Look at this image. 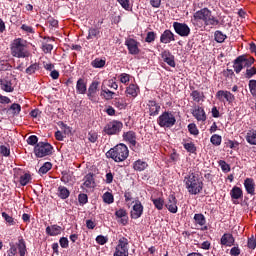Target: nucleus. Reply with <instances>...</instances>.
I'll use <instances>...</instances> for the list:
<instances>
[{
  "mask_svg": "<svg viewBox=\"0 0 256 256\" xmlns=\"http://www.w3.org/2000/svg\"><path fill=\"white\" fill-rule=\"evenodd\" d=\"M107 159H113L115 163H123L129 157V148L120 143L106 152Z\"/></svg>",
  "mask_w": 256,
  "mask_h": 256,
  "instance_id": "nucleus-1",
  "label": "nucleus"
},
{
  "mask_svg": "<svg viewBox=\"0 0 256 256\" xmlns=\"http://www.w3.org/2000/svg\"><path fill=\"white\" fill-rule=\"evenodd\" d=\"M184 184L190 195H199L203 191V182L194 172H190L184 177Z\"/></svg>",
  "mask_w": 256,
  "mask_h": 256,
  "instance_id": "nucleus-2",
  "label": "nucleus"
},
{
  "mask_svg": "<svg viewBox=\"0 0 256 256\" xmlns=\"http://www.w3.org/2000/svg\"><path fill=\"white\" fill-rule=\"evenodd\" d=\"M10 49L12 57H17V59H25L30 55L27 50V40L23 38L14 39Z\"/></svg>",
  "mask_w": 256,
  "mask_h": 256,
  "instance_id": "nucleus-3",
  "label": "nucleus"
},
{
  "mask_svg": "<svg viewBox=\"0 0 256 256\" xmlns=\"http://www.w3.org/2000/svg\"><path fill=\"white\" fill-rule=\"evenodd\" d=\"M193 17L195 21H203L204 25H211L212 27H216V25H219V19L213 16V12H211L209 8H202L196 11Z\"/></svg>",
  "mask_w": 256,
  "mask_h": 256,
  "instance_id": "nucleus-4",
  "label": "nucleus"
},
{
  "mask_svg": "<svg viewBox=\"0 0 256 256\" xmlns=\"http://www.w3.org/2000/svg\"><path fill=\"white\" fill-rule=\"evenodd\" d=\"M9 245H10V249L7 251V256H16L17 249L20 256L26 255L27 244L25 243V239H23V237H20L16 244L13 242H10Z\"/></svg>",
  "mask_w": 256,
  "mask_h": 256,
  "instance_id": "nucleus-5",
  "label": "nucleus"
},
{
  "mask_svg": "<svg viewBox=\"0 0 256 256\" xmlns=\"http://www.w3.org/2000/svg\"><path fill=\"white\" fill-rule=\"evenodd\" d=\"M157 123L159 127L171 129L177 123V119L173 113L165 111L157 118Z\"/></svg>",
  "mask_w": 256,
  "mask_h": 256,
  "instance_id": "nucleus-6",
  "label": "nucleus"
},
{
  "mask_svg": "<svg viewBox=\"0 0 256 256\" xmlns=\"http://www.w3.org/2000/svg\"><path fill=\"white\" fill-rule=\"evenodd\" d=\"M121 131H123V122L119 120H111L104 126L102 132L104 135L112 137L113 135H120Z\"/></svg>",
  "mask_w": 256,
  "mask_h": 256,
  "instance_id": "nucleus-7",
  "label": "nucleus"
},
{
  "mask_svg": "<svg viewBox=\"0 0 256 256\" xmlns=\"http://www.w3.org/2000/svg\"><path fill=\"white\" fill-rule=\"evenodd\" d=\"M34 154L39 159L53 155V145L49 144V142H38L34 146Z\"/></svg>",
  "mask_w": 256,
  "mask_h": 256,
  "instance_id": "nucleus-8",
  "label": "nucleus"
},
{
  "mask_svg": "<svg viewBox=\"0 0 256 256\" xmlns=\"http://www.w3.org/2000/svg\"><path fill=\"white\" fill-rule=\"evenodd\" d=\"M99 85V81H92L88 87V90L86 91L87 97L89 101H92V103H97V93L99 92Z\"/></svg>",
  "mask_w": 256,
  "mask_h": 256,
  "instance_id": "nucleus-9",
  "label": "nucleus"
},
{
  "mask_svg": "<svg viewBox=\"0 0 256 256\" xmlns=\"http://www.w3.org/2000/svg\"><path fill=\"white\" fill-rule=\"evenodd\" d=\"M173 27L175 33L180 35V37H189V35H191V28H189V26L185 23L174 22Z\"/></svg>",
  "mask_w": 256,
  "mask_h": 256,
  "instance_id": "nucleus-10",
  "label": "nucleus"
},
{
  "mask_svg": "<svg viewBox=\"0 0 256 256\" xmlns=\"http://www.w3.org/2000/svg\"><path fill=\"white\" fill-rule=\"evenodd\" d=\"M125 45L128 49L129 55H139L141 53V49H139V41L133 38H128L125 40Z\"/></svg>",
  "mask_w": 256,
  "mask_h": 256,
  "instance_id": "nucleus-11",
  "label": "nucleus"
},
{
  "mask_svg": "<svg viewBox=\"0 0 256 256\" xmlns=\"http://www.w3.org/2000/svg\"><path fill=\"white\" fill-rule=\"evenodd\" d=\"M193 220L196 229H200V231H209V227L206 225L207 219L205 218V215L201 213L194 214Z\"/></svg>",
  "mask_w": 256,
  "mask_h": 256,
  "instance_id": "nucleus-12",
  "label": "nucleus"
},
{
  "mask_svg": "<svg viewBox=\"0 0 256 256\" xmlns=\"http://www.w3.org/2000/svg\"><path fill=\"white\" fill-rule=\"evenodd\" d=\"M216 99H218V101H220L221 103H228L229 105H231V103H233V101H235V95H233V93L227 91V90H219L216 93Z\"/></svg>",
  "mask_w": 256,
  "mask_h": 256,
  "instance_id": "nucleus-13",
  "label": "nucleus"
},
{
  "mask_svg": "<svg viewBox=\"0 0 256 256\" xmlns=\"http://www.w3.org/2000/svg\"><path fill=\"white\" fill-rule=\"evenodd\" d=\"M143 204H141V201L135 200L134 205L132 207V211L130 212L131 219H139L143 215Z\"/></svg>",
  "mask_w": 256,
  "mask_h": 256,
  "instance_id": "nucleus-14",
  "label": "nucleus"
},
{
  "mask_svg": "<svg viewBox=\"0 0 256 256\" xmlns=\"http://www.w3.org/2000/svg\"><path fill=\"white\" fill-rule=\"evenodd\" d=\"M0 86L2 91L6 93H13L15 88L13 87V79L10 76H6L0 80Z\"/></svg>",
  "mask_w": 256,
  "mask_h": 256,
  "instance_id": "nucleus-15",
  "label": "nucleus"
},
{
  "mask_svg": "<svg viewBox=\"0 0 256 256\" xmlns=\"http://www.w3.org/2000/svg\"><path fill=\"white\" fill-rule=\"evenodd\" d=\"M123 141L126 143H129L130 147H136L137 146V133L133 130H129L127 132H124L123 135Z\"/></svg>",
  "mask_w": 256,
  "mask_h": 256,
  "instance_id": "nucleus-16",
  "label": "nucleus"
},
{
  "mask_svg": "<svg viewBox=\"0 0 256 256\" xmlns=\"http://www.w3.org/2000/svg\"><path fill=\"white\" fill-rule=\"evenodd\" d=\"M230 197L234 205H239V199H243V189L239 186H234L230 191Z\"/></svg>",
  "mask_w": 256,
  "mask_h": 256,
  "instance_id": "nucleus-17",
  "label": "nucleus"
},
{
  "mask_svg": "<svg viewBox=\"0 0 256 256\" xmlns=\"http://www.w3.org/2000/svg\"><path fill=\"white\" fill-rule=\"evenodd\" d=\"M193 117L198 121H207V114L205 109L201 106H194V109L191 111Z\"/></svg>",
  "mask_w": 256,
  "mask_h": 256,
  "instance_id": "nucleus-18",
  "label": "nucleus"
},
{
  "mask_svg": "<svg viewBox=\"0 0 256 256\" xmlns=\"http://www.w3.org/2000/svg\"><path fill=\"white\" fill-rule=\"evenodd\" d=\"M161 57L164 61V63H167L169 65V67H176V63H175V56L171 54V51L169 50H164L161 52Z\"/></svg>",
  "mask_w": 256,
  "mask_h": 256,
  "instance_id": "nucleus-19",
  "label": "nucleus"
},
{
  "mask_svg": "<svg viewBox=\"0 0 256 256\" xmlns=\"http://www.w3.org/2000/svg\"><path fill=\"white\" fill-rule=\"evenodd\" d=\"M140 92H141V89L137 84H130L128 87H126L125 95L126 97L135 99Z\"/></svg>",
  "mask_w": 256,
  "mask_h": 256,
  "instance_id": "nucleus-20",
  "label": "nucleus"
},
{
  "mask_svg": "<svg viewBox=\"0 0 256 256\" xmlns=\"http://www.w3.org/2000/svg\"><path fill=\"white\" fill-rule=\"evenodd\" d=\"M165 206L170 213H177L178 207H177V198L175 197V195L170 194L168 196V201Z\"/></svg>",
  "mask_w": 256,
  "mask_h": 256,
  "instance_id": "nucleus-21",
  "label": "nucleus"
},
{
  "mask_svg": "<svg viewBox=\"0 0 256 256\" xmlns=\"http://www.w3.org/2000/svg\"><path fill=\"white\" fill-rule=\"evenodd\" d=\"M147 106L149 109V115L151 117H156V115H159V111H161V105H159L157 101L149 100Z\"/></svg>",
  "mask_w": 256,
  "mask_h": 256,
  "instance_id": "nucleus-22",
  "label": "nucleus"
},
{
  "mask_svg": "<svg viewBox=\"0 0 256 256\" xmlns=\"http://www.w3.org/2000/svg\"><path fill=\"white\" fill-rule=\"evenodd\" d=\"M82 189H93L95 187V178L93 173H88L83 178Z\"/></svg>",
  "mask_w": 256,
  "mask_h": 256,
  "instance_id": "nucleus-23",
  "label": "nucleus"
},
{
  "mask_svg": "<svg viewBox=\"0 0 256 256\" xmlns=\"http://www.w3.org/2000/svg\"><path fill=\"white\" fill-rule=\"evenodd\" d=\"M171 41H175V34L171 30L166 29L160 36V43L167 45L171 43Z\"/></svg>",
  "mask_w": 256,
  "mask_h": 256,
  "instance_id": "nucleus-24",
  "label": "nucleus"
},
{
  "mask_svg": "<svg viewBox=\"0 0 256 256\" xmlns=\"http://www.w3.org/2000/svg\"><path fill=\"white\" fill-rule=\"evenodd\" d=\"M220 243L225 247H233V245H235V238L233 237V234L225 233L222 235Z\"/></svg>",
  "mask_w": 256,
  "mask_h": 256,
  "instance_id": "nucleus-25",
  "label": "nucleus"
},
{
  "mask_svg": "<svg viewBox=\"0 0 256 256\" xmlns=\"http://www.w3.org/2000/svg\"><path fill=\"white\" fill-rule=\"evenodd\" d=\"M76 93L78 95H85L87 93V82L85 78H79L76 82Z\"/></svg>",
  "mask_w": 256,
  "mask_h": 256,
  "instance_id": "nucleus-26",
  "label": "nucleus"
},
{
  "mask_svg": "<svg viewBox=\"0 0 256 256\" xmlns=\"http://www.w3.org/2000/svg\"><path fill=\"white\" fill-rule=\"evenodd\" d=\"M240 59V65H241V70L247 69L248 67H251L253 63H255V58L253 57H247L246 55H241L239 56Z\"/></svg>",
  "mask_w": 256,
  "mask_h": 256,
  "instance_id": "nucleus-27",
  "label": "nucleus"
},
{
  "mask_svg": "<svg viewBox=\"0 0 256 256\" xmlns=\"http://www.w3.org/2000/svg\"><path fill=\"white\" fill-rule=\"evenodd\" d=\"M63 229L61 226L54 224L51 226L46 227V235H49L50 237H57V235H61V231Z\"/></svg>",
  "mask_w": 256,
  "mask_h": 256,
  "instance_id": "nucleus-28",
  "label": "nucleus"
},
{
  "mask_svg": "<svg viewBox=\"0 0 256 256\" xmlns=\"http://www.w3.org/2000/svg\"><path fill=\"white\" fill-rule=\"evenodd\" d=\"M244 187L248 195H255V180L253 178H246L244 180Z\"/></svg>",
  "mask_w": 256,
  "mask_h": 256,
  "instance_id": "nucleus-29",
  "label": "nucleus"
},
{
  "mask_svg": "<svg viewBox=\"0 0 256 256\" xmlns=\"http://www.w3.org/2000/svg\"><path fill=\"white\" fill-rule=\"evenodd\" d=\"M101 37V30L97 27H90L88 29V35L86 36L87 41H91L93 39H99Z\"/></svg>",
  "mask_w": 256,
  "mask_h": 256,
  "instance_id": "nucleus-30",
  "label": "nucleus"
},
{
  "mask_svg": "<svg viewBox=\"0 0 256 256\" xmlns=\"http://www.w3.org/2000/svg\"><path fill=\"white\" fill-rule=\"evenodd\" d=\"M147 167H149V164H147L146 161H143L141 159H138L133 163L134 171H145Z\"/></svg>",
  "mask_w": 256,
  "mask_h": 256,
  "instance_id": "nucleus-31",
  "label": "nucleus"
},
{
  "mask_svg": "<svg viewBox=\"0 0 256 256\" xmlns=\"http://www.w3.org/2000/svg\"><path fill=\"white\" fill-rule=\"evenodd\" d=\"M247 143L249 145H256V130L251 129L247 132L246 137H245Z\"/></svg>",
  "mask_w": 256,
  "mask_h": 256,
  "instance_id": "nucleus-32",
  "label": "nucleus"
},
{
  "mask_svg": "<svg viewBox=\"0 0 256 256\" xmlns=\"http://www.w3.org/2000/svg\"><path fill=\"white\" fill-rule=\"evenodd\" d=\"M115 95V92L109 90L108 88H101L100 97H103L106 101H111Z\"/></svg>",
  "mask_w": 256,
  "mask_h": 256,
  "instance_id": "nucleus-33",
  "label": "nucleus"
},
{
  "mask_svg": "<svg viewBox=\"0 0 256 256\" xmlns=\"http://www.w3.org/2000/svg\"><path fill=\"white\" fill-rule=\"evenodd\" d=\"M69 195H71V192L69 191V189H67V187H58V197H60V199H69Z\"/></svg>",
  "mask_w": 256,
  "mask_h": 256,
  "instance_id": "nucleus-34",
  "label": "nucleus"
},
{
  "mask_svg": "<svg viewBox=\"0 0 256 256\" xmlns=\"http://www.w3.org/2000/svg\"><path fill=\"white\" fill-rule=\"evenodd\" d=\"M116 247L129 250V239H127V237L120 236Z\"/></svg>",
  "mask_w": 256,
  "mask_h": 256,
  "instance_id": "nucleus-35",
  "label": "nucleus"
},
{
  "mask_svg": "<svg viewBox=\"0 0 256 256\" xmlns=\"http://www.w3.org/2000/svg\"><path fill=\"white\" fill-rule=\"evenodd\" d=\"M190 97H192L193 101H195L196 103H200L203 100V97H205V95L203 94V92L193 90L190 93Z\"/></svg>",
  "mask_w": 256,
  "mask_h": 256,
  "instance_id": "nucleus-36",
  "label": "nucleus"
},
{
  "mask_svg": "<svg viewBox=\"0 0 256 256\" xmlns=\"http://www.w3.org/2000/svg\"><path fill=\"white\" fill-rule=\"evenodd\" d=\"M53 168V164L51 162H45L39 169L38 173L39 175H47L49 171Z\"/></svg>",
  "mask_w": 256,
  "mask_h": 256,
  "instance_id": "nucleus-37",
  "label": "nucleus"
},
{
  "mask_svg": "<svg viewBox=\"0 0 256 256\" xmlns=\"http://www.w3.org/2000/svg\"><path fill=\"white\" fill-rule=\"evenodd\" d=\"M11 112V114L13 115V117H17V115H19V113H21V105L17 104V103H13L7 113Z\"/></svg>",
  "mask_w": 256,
  "mask_h": 256,
  "instance_id": "nucleus-38",
  "label": "nucleus"
},
{
  "mask_svg": "<svg viewBox=\"0 0 256 256\" xmlns=\"http://www.w3.org/2000/svg\"><path fill=\"white\" fill-rule=\"evenodd\" d=\"M214 39L216 43H225V39H227V35H225L220 30L215 31Z\"/></svg>",
  "mask_w": 256,
  "mask_h": 256,
  "instance_id": "nucleus-39",
  "label": "nucleus"
},
{
  "mask_svg": "<svg viewBox=\"0 0 256 256\" xmlns=\"http://www.w3.org/2000/svg\"><path fill=\"white\" fill-rule=\"evenodd\" d=\"M102 199L104 203H106L107 205H111L112 203H115V197L111 192H105L102 196Z\"/></svg>",
  "mask_w": 256,
  "mask_h": 256,
  "instance_id": "nucleus-40",
  "label": "nucleus"
},
{
  "mask_svg": "<svg viewBox=\"0 0 256 256\" xmlns=\"http://www.w3.org/2000/svg\"><path fill=\"white\" fill-rule=\"evenodd\" d=\"M31 174L30 173H25L22 176H20L19 183L22 187H25L28 183H31Z\"/></svg>",
  "mask_w": 256,
  "mask_h": 256,
  "instance_id": "nucleus-41",
  "label": "nucleus"
},
{
  "mask_svg": "<svg viewBox=\"0 0 256 256\" xmlns=\"http://www.w3.org/2000/svg\"><path fill=\"white\" fill-rule=\"evenodd\" d=\"M151 201L158 211H162L163 206L165 205V200L162 198H151Z\"/></svg>",
  "mask_w": 256,
  "mask_h": 256,
  "instance_id": "nucleus-42",
  "label": "nucleus"
},
{
  "mask_svg": "<svg viewBox=\"0 0 256 256\" xmlns=\"http://www.w3.org/2000/svg\"><path fill=\"white\" fill-rule=\"evenodd\" d=\"M183 147L188 153H197V146L193 142H184Z\"/></svg>",
  "mask_w": 256,
  "mask_h": 256,
  "instance_id": "nucleus-43",
  "label": "nucleus"
},
{
  "mask_svg": "<svg viewBox=\"0 0 256 256\" xmlns=\"http://www.w3.org/2000/svg\"><path fill=\"white\" fill-rule=\"evenodd\" d=\"M0 155H2V157H9L11 155V147L9 146V144L0 145Z\"/></svg>",
  "mask_w": 256,
  "mask_h": 256,
  "instance_id": "nucleus-44",
  "label": "nucleus"
},
{
  "mask_svg": "<svg viewBox=\"0 0 256 256\" xmlns=\"http://www.w3.org/2000/svg\"><path fill=\"white\" fill-rule=\"evenodd\" d=\"M105 63V60L96 58L91 62V65L94 67V69H103V67H105Z\"/></svg>",
  "mask_w": 256,
  "mask_h": 256,
  "instance_id": "nucleus-45",
  "label": "nucleus"
},
{
  "mask_svg": "<svg viewBox=\"0 0 256 256\" xmlns=\"http://www.w3.org/2000/svg\"><path fill=\"white\" fill-rule=\"evenodd\" d=\"M221 141H223V138L219 134H213L210 138V143L215 145V147H219V145H221Z\"/></svg>",
  "mask_w": 256,
  "mask_h": 256,
  "instance_id": "nucleus-46",
  "label": "nucleus"
},
{
  "mask_svg": "<svg viewBox=\"0 0 256 256\" xmlns=\"http://www.w3.org/2000/svg\"><path fill=\"white\" fill-rule=\"evenodd\" d=\"M112 104L114 105V107L120 110L125 109L127 107V104L121 98H115Z\"/></svg>",
  "mask_w": 256,
  "mask_h": 256,
  "instance_id": "nucleus-47",
  "label": "nucleus"
},
{
  "mask_svg": "<svg viewBox=\"0 0 256 256\" xmlns=\"http://www.w3.org/2000/svg\"><path fill=\"white\" fill-rule=\"evenodd\" d=\"M113 256H129V250L116 246Z\"/></svg>",
  "mask_w": 256,
  "mask_h": 256,
  "instance_id": "nucleus-48",
  "label": "nucleus"
},
{
  "mask_svg": "<svg viewBox=\"0 0 256 256\" xmlns=\"http://www.w3.org/2000/svg\"><path fill=\"white\" fill-rule=\"evenodd\" d=\"M255 75H256V68H255V66L248 67L246 69V72L244 73L245 79H252V77H255Z\"/></svg>",
  "mask_w": 256,
  "mask_h": 256,
  "instance_id": "nucleus-49",
  "label": "nucleus"
},
{
  "mask_svg": "<svg viewBox=\"0 0 256 256\" xmlns=\"http://www.w3.org/2000/svg\"><path fill=\"white\" fill-rule=\"evenodd\" d=\"M233 69L237 75H239V73H241V71H242L241 70V61H240L239 56L233 61Z\"/></svg>",
  "mask_w": 256,
  "mask_h": 256,
  "instance_id": "nucleus-50",
  "label": "nucleus"
},
{
  "mask_svg": "<svg viewBox=\"0 0 256 256\" xmlns=\"http://www.w3.org/2000/svg\"><path fill=\"white\" fill-rule=\"evenodd\" d=\"M155 39H157V33L153 32V31L147 32L146 38H145L146 43H153V42H155Z\"/></svg>",
  "mask_w": 256,
  "mask_h": 256,
  "instance_id": "nucleus-51",
  "label": "nucleus"
},
{
  "mask_svg": "<svg viewBox=\"0 0 256 256\" xmlns=\"http://www.w3.org/2000/svg\"><path fill=\"white\" fill-rule=\"evenodd\" d=\"M119 5H121L122 9H125V11L131 10V1L129 0H116Z\"/></svg>",
  "mask_w": 256,
  "mask_h": 256,
  "instance_id": "nucleus-52",
  "label": "nucleus"
},
{
  "mask_svg": "<svg viewBox=\"0 0 256 256\" xmlns=\"http://www.w3.org/2000/svg\"><path fill=\"white\" fill-rule=\"evenodd\" d=\"M250 93L253 97H256V80L252 79L248 83Z\"/></svg>",
  "mask_w": 256,
  "mask_h": 256,
  "instance_id": "nucleus-53",
  "label": "nucleus"
},
{
  "mask_svg": "<svg viewBox=\"0 0 256 256\" xmlns=\"http://www.w3.org/2000/svg\"><path fill=\"white\" fill-rule=\"evenodd\" d=\"M35 71H39V64L34 63L30 65L28 68H26L27 75H33Z\"/></svg>",
  "mask_w": 256,
  "mask_h": 256,
  "instance_id": "nucleus-54",
  "label": "nucleus"
},
{
  "mask_svg": "<svg viewBox=\"0 0 256 256\" xmlns=\"http://www.w3.org/2000/svg\"><path fill=\"white\" fill-rule=\"evenodd\" d=\"M188 131L190 135H199V129L197 128V125L195 123H191L188 125Z\"/></svg>",
  "mask_w": 256,
  "mask_h": 256,
  "instance_id": "nucleus-55",
  "label": "nucleus"
},
{
  "mask_svg": "<svg viewBox=\"0 0 256 256\" xmlns=\"http://www.w3.org/2000/svg\"><path fill=\"white\" fill-rule=\"evenodd\" d=\"M78 201L80 205H87V203H89V197L85 193L79 194Z\"/></svg>",
  "mask_w": 256,
  "mask_h": 256,
  "instance_id": "nucleus-56",
  "label": "nucleus"
},
{
  "mask_svg": "<svg viewBox=\"0 0 256 256\" xmlns=\"http://www.w3.org/2000/svg\"><path fill=\"white\" fill-rule=\"evenodd\" d=\"M2 217L8 223V225H15V219L6 212H2Z\"/></svg>",
  "mask_w": 256,
  "mask_h": 256,
  "instance_id": "nucleus-57",
  "label": "nucleus"
},
{
  "mask_svg": "<svg viewBox=\"0 0 256 256\" xmlns=\"http://www.w3.org/2000/svg\"><path fill=\"white\" fill-rule=\"evenodd\" d=\"M119 79H120V82H122L124 85H127V83L131 81V75L127 73H122L120 74Z\"/></svg>",
  "mask_w": 256,
  "mask_h": 256,
  "instance_id": "nucleus-58",
  "label": "nucleus"
},
{
  "mask_svg": "<svg viewBox=\"0 0 256 256\" xmlns=\"http://www.w3.org/2000/svg\"><path fill=\"white\" fill-rule=\"evenodd\" d=\"M219 165L224 173H229V171H231V166H229V164H227V162L224 160H220Z\"/></svg>",
  "mask_w": 256,
  "mask_h": 256,
  "instance_id": "nucleus-59",
  "label": "nucleus"
},
{
  "mask_svg": "<svg viewBox=\"0 0 256 256\" xmlns=\"http://www.w3.org/2000/svg\"><path fill=\"white\" fill-rule=\"evenodd\" d=\"M97 139H99V136H98L97 132L90 131L88 133V140L90 141V143H96Z\"/></svg>",
  "mask_w": 256,
  "mask_h": 256,
  "instance_id": "nucleus-60",
  "label": "nucleus"
},
{
  "mask_svg": "<svg viewBox=\"0 0 256 256\" xmlns=\"http://www.w3.org/2000/svg\"><path fill=\"white\" fill-rule=\"evenodd\" d=\"M107 241H109V238L107 236L98 235L96 237V243H98V245H105Z\"/></svg>",
  "mask_w": 256,
  "mask_h": 256,
  "instance_id": "nucleus-61",
  "label": "nucleus"
},
{
  "mask_svg": "<svg viewBox=\"0 0 256 256\" xmlns=\"http://www.w3.org/2000/svg\"><path fill=\"white\" fill-rule=\"evenodd\" d=\"M38 142H39V138L35 135H31L27 139L28 145L36 146Z\"/></svg>",
  "mask_w": 256,
  "mask_h": 256,
  "instance_id": "nucleus-62",
  "label": "nucleus"
},
{
  "mask_svg": "<svg viewBox=\"0 0 256 256\" xmlns=\"http://www.w3.org/2000/svg\"><path fill=\"white\" fill-rule=\"evenodd\" d=\"M248 249H256V239L255 236H252L251 238H248L247 242Z\"/></svg>",
  "mask_w": 256,
  "mask_h": 256,
  "instance_id": "nucleus-63",
  "label": "nucleus"
},
{
  "mask_svg": "<svg viewBox=\"0 0 256 256\" xmlns=\"http://www.w3.org/2000/svg\"><path fill=\"white\" fill-rule=\"evenodd\" d=\"M52 49H53V44L45 43L42 45V50L44 53H51Z\"/></svg>",
  "mask_w": 256,
  "mask_h": 256,
  "instance_id": "nucleus-64",
  "label": "nucleus"
}]
</instances>
